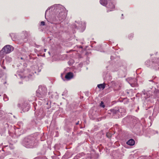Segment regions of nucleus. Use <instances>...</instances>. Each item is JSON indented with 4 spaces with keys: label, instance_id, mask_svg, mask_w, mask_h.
<instances>
[{
    "label": "nucleus",
    "instance_id": "f257e3e1",
    "mask_svg": "<svg viewBox=\"0 0 159 159\" xmlns=\"http://www.w3.org/2000/svg\"><path fill=\"white\" fill-rule=\"evenodd\" d=\"M36 139L31 137H29L25 139V145L27 148H32L36 145Z\"/></svg>",
    "mask_w": 159,
    "mask_h": 159
},
{
    "label": "nucleus",
    "instance_id": "f03ea898",
    "mask_svg": "<svg viewBox=\"0 0 159 159\" xmlns=\"http://www.w3.org/2000/svg\"><path fill=\"white\" fill-rule=\"evenodd\" d=\"M47 93V89L44 86H39L36 91V95L41 98H43Z\"/></svg>",
    "mask_w": 159,
    "mask_h": 159
},
{
    "label": "nucleus",
    "instance_id": "7ed1b4c3",
    "mask_svg": "<svg viewBox=\"0 0 159 159\" xmlns=\"http://www.w3.org/2000/svg\"><path fill=\"white\" fill-rule=\"evenodd\" d=\"M14 49L12 46L10 45H7L5 46L0 52V57L2 58L4 55L10 53Z\"/></svg>",
    "mask_w": 159,
    "mask_h": 159
},
{
    "label": "nucleus",
    "instance_id": "20e7f679",
    "mask_svg": "<svg viewBox=\"0 0 159 159\" xmlns=\"http://www.w3.org/2000/svg\"><path fill=\"white\" fill-rule=\"evenodd\" d=\"M108 113L112 116H114V118H117L121 117L120 114H121L120 110H116L115 109H111L108 111Z\"/></svg>",
    "mask_w": 159,
    "mask_h": 159
},
{
    "label": "nucleus",
    "instance_id": "39448f33",
    "mask_svg": "<svg viewBox=\"0 0 159 159\" xmlns=\"http://www.w3.org/2000/svg\"><path fill=\"white\" fill-rule=\"evenodd\" d=\"M57 16L59 20H61L65 17V13L61 10H58Z\"/></svg>",
    "mask_w": 159,
    "mask_h": 159
},
{
    "label": "nucleus",
    "instance_id": "423d86ee",
    "mask_svg": "<svg viewBox=\"0 0 159 159\" xmlns=\"http://www.w3.org/2000/svg\"><path fill=\"white\" fill-rule=\"evenodd\" d=\"M107 7L108 9L107 12L113 11L115 7V5L111 1L108 2Z\"/></svg>",
    "mask_w": 159,
    "mask_h": 159
},
{
    "label": "nucleus",
    "instance_id": "0eeeda50",
    "mask_svg": "<svg viewBox=\"0 0 159 159\" xmlns=\"http://www.w3.org/2000/svg\"><path fill=\"white\" fill-rule=\"evenodd\" d=\"M73 77V74L71 72H69L66 74L65 76V78L67 80H70Z\"/></svg>",
    "mask_w": 159,
    "mask_h": 159
},
{
    "label": "nucleus",
    "instance_id": "6e6552de",
    "mask_svg": "<svg viewBox=\"0 0 159 159\" xmlns=\"http://www.w3.org/2000/svg\"><path fill=\"white\" fill-rule=\"evenodd\" d=\"M135 143V141L134 140L132 139H129L127 142V144L128 145L132 146Z\"/></svg>",
    "mask_w": 159,
    "mask_h": 159
},
{
    "label": "nucleus",
    "instance_id": "1a4fd4ad",
    "mask_svg": "<svg viewBox=\"0 0 159 159\" xmlns=\"http://www.w3.org/2000/svg\"><path fill=\"white\" fill-rule=\"evenodd\" d=\"M100 3L104 6H106L107 5V0H100Z\"/></svg>",
    "mask_w": 159,
    "mask_h": 159
},
{
    "label": "nucleus",
    "instance_id": "9d476101",
    "mask_svg": "<svg viewBox=\"0 0 159 159\" xmlns=\"http://www.w3.org/2000/svg\"><path fill=\"white\" fill-rule=\"evenodd\" d=\"M97 87L100 89H103L105 88V84H98Z\"/></svg>",
    "mask_w": 159,
    "mask_h": 159
},
{
    "label": "nucleus",
    "instance_id": "9b49d317",
    "mask_svg": "<svg viewBox=\"0 0 159 159\" xmlns=\"http://www.w3.org/2000/svg\"><path fill=\"white\" fill-rule=\"evenodd\" d=\"M100 106L103 108H104L105 107V106L104 104V103L102 101L101 102V103L100 104Z\"/></svg>",
    "mask_w": 159,
    "mask_h": 159
},
{
    "label": "nucleus",
    "instance_id": "f8f14e48",
    "mask_svg": "<svg viewBox=\"0 0 159 159\" xmlns=\"http://www.w3.org/2000/svg\"><path fill=\"white\" fill-rule=\"evenodd\" d=\"M41 25H45V22L43 21H42L41 22Z\"/></svg>",
    "mask_w": 159,
    "mask_h": 159
},
{
    "label": "nucleus",
    "instance_id": "ddd939ff",
    "mask_svg": "<svg viewBox=\"0 0 159 159\" xmlns=\"http://www.w3.org/2000/svg\"><path fill=\"white\" fill-rule=\"evenodd\" d=\"M107 137H109V138L110 137V136H109V135H108V133H107Z\"/></svg>",
    "mask_w": 159,
    "mask_h": 159
},
{
    "label": "nucleus",
    "instance_id": "4468645a",
    "mask_svg": "<svg viewBox=\"0 0 159 159\" xmlns=\"http://www.w3.org/2000/svg\"><path fill=\"white\" fill-rule=\"evenodd\" d=\"M79 121H78L76 123V125H78L79 124Z\"/></svg>",
    "mask_w": 159,
    "mask_h": 159
},
{
    "label": "nucleus",
    "instance_id": "2eb2a0df",
    "mask_svg": "<svg viewBox=\"0 0 159 159\" xmlns=\"http://www.w3.org/2000/svg\"><path fill=\"white\" fill-rule=\"evenodd\" d=\"M4 69H6V67L5 66H3V67H2Z\"/></svg>",
    "mask_w": 159,
    "mask_h": 159
},
{
    "label": "nucleus",
    "instance_id": "dca6fc26",
    "mask_svg": "<svg viewBox=\"0 0 159 159\" xmlns=\"http://www.w3.org/2000/svg\"><path fill=\"white\" fill-rule=\"evenodd\" d=\"M120 110H121V109H120ZM120 112L121 113V111H120ZM120 114V116H121V114Z\"/></svg>",
    "mask_w": 159,
    "mask_h": 159
},
{
    "label": "nucleus",
    "instance_id": "f3484780",
    "mask_svg": "<svg viewBox=\"0 0 159 159\" xmlns=\"http://www.w3.org/2000/svg\"><path fill=\"white\" fill-rule=\"evenodd\" d=\"M46 49H44V51L45 52L46 51Z\"/></svg>",
    "mask_w": 159,
    "mask_h": 159
},
{
    "label": "nucleus",
    "instance_id": "a211bd4d",
    "mask_svg": "<svg viewBox=\"0 0 159 159\" xmlns=\"http://www.w3.org/2000/svg\"><path fill=\"white\" fill-rule=\"evenodd\" d=\"M50 107H49L48 108V109H49V108H50Z\"/></svg>",
    "mask_w": 159,
    "mask_h": 159
},
{
    "label": "nucleus",
    "instance_id": "6ab92c4d",
    "mask_svg": "<svg viewBox=\"0 0 159 159\" xmlns=\"http://www.w3.org/2000/svg\"><path fill=\"white\" fill-rule=\"evenodd\" d=\"M21 59H22V57H21Z\"/></svg>",
    "mask_w": 159,
    "mask_h": 159
}]
</instances>
